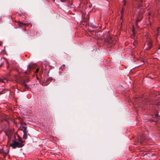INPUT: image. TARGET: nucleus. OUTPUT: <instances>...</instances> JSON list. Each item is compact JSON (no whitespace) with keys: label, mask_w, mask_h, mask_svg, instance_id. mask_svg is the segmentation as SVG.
Here are the masks:
<instances>
[{"label":"nucleus","mask_w":160,"mask_h":160,"mask_svg":"<svg viewBox=\"0 0 160 160\" xmlns=\"http://www.w3.org/2000/svg\"><path fill=\"white\" fill-rule=\"evenodd\" d=\"M12 143L10 145V146L13 149L22 148L24 146L23 141L19 135L16 133L14 134L12 137Z\"/></svg>","instance_id":"obj_1"},{"label":"nucleus","mask_w":160,"mask_h":160,"mask_svg":"<svg viewBox=\"0 0 160 160\" xmlns=\"http://www.w3.org/2000/svg\"><path fill=\"white\" fill-rule=\"evenodd\" d=\"M17 80L22 87L21 90L22 92L26 91V90H29L30 88L26 84L29 82L28 78H24L22 77H18L17 78Z\"/></svg>","instance_id":"obj_2"},{"label":"nucleus","mask_w":160,"mask_h":160,"mask_svg":"<svg viewBox=\"0 0 160 160\" xmlns=\"http://www.w3.org/2000/svg\"><path fill=\"white\" fill-rule=\"evenodd\" d=\"M105 41L109 43L110 45H111V46H112L115 44L116 41L114 40V39L112 38L108 34L107 36L106 39L105 40Z\"/></svg>","instance_id":"obj_3"},{"label":"nucleus","mask_w":160,"mask_h":160,"mask_svg":"<svg viewBox=\"0 0 160 160\" xmlns=\"http://www.w3.org/2000/svg\"><path fill=\"white\" fill-rule=\"evenodd\" d=\"M36 65L35 64H31L28 66V70L30 72L31 70L35 69L36 68Z\"/></svg>","instance_id":"obj_4"},{"label":"nucleus","mask_w":160,"mask_h":160,"mask_svg":"<svg viewBox=\"0 0 160 160\" xmlns=\"http://www.w3.org/2000/svg\"><path fill=\"white\" fill-rule=\"evenodd\" d=\"M152 47V44L151 42H148L147 45H145L144 48H145V50H149Z\"/></svg>","instance_id":"obj_5"},{"label":"nucleus","mask_w":160,"mask_h":160,"mask_svg":"<svg viewBox=\"0 0 160 160\" xmlns=\"http://www.w3.org/2000/svg\"><path fill=\"white\" fill-rule=\"evenodd\" d=\"M21 130L23 131V133H28V131L27 130V128L23 126H20Z\"/></svg>","instance_id":"obj_6"},{"label":"nucleus","mask_w":160,"mask_h":160,"mask_svg":"<svg viewBox=\"0 0 160 160\" xmlns=\"http://www.w3.org/2000/svg\"><path fill=\"white\" fill-rule=\"evenodd\" d=\"M28 133H24L23 138L26 139L27 138V135H29V134H28Z\"/></svg>","instance_id":"obj_7"},{"label":"nucleus","mask_w":160,"mask_h":160,"mask_svg":"<svg viewBox=\"0 0 160 160\" xmlns=\"http://www.w3.org/2000/svg\"><path fill=\"white\" fill-rule=\"evenodd\" d=\"M0 152L3 154L4 155H6L7 154V153L5 152L2 149H1L0 150Z\"/></svg>","instance_id":"obj_8"},{"label":"nucleus","mask_w":160,"mask_h":160,"mask_svg":"<svg viewBox=\"0 0 160 160\" xmlns=\"http://www.w3.org/2000/svg\"><path fill=\"white\" fill-rule=\"evenodd\" d=\"M18 24L20 26H22V25H26L27 24L26 23H23L21 22H18Z\"/></svg>","instance_id":"obj_9"},{"label":"nucleus","mask_w":160,"mask_h":160,"mask_svg":"<svg viewBox=\"0 0 160 160\" xmlns=\"http://www.w3.org/2000/svg\"><path fill=\"white\" fill-rule=\"evenodd\" d=\"M142 17L141 18H140V17H138L137 18V20H136V23H137V22H139L142 19Z\"/></svg>","instance_id":"obj_10"},{"label":"nucleus","mask_w":160,"mask_h":160,"mask_svg":"<svg viewBox=\"0 0 160 160\" xmlns=\"http://www.w3.org/2000/svg\"><path fill=\"white\" fill-rule=\"evenodd\" d=\"M5 89H3L2 91H0V94H2L5 93Z\"/></svg>","instance_id":"obj_11"},{"label":"nucleus","mask_w":160,"mask_h":160,"mask_svg":"<svg viewBox=\"0 0 160 160\" xmlns=\"http://www.w3.org/2000/svg\"><path fill=\"white\" fill-rule=\"evenodd\" d=\"M21 126H23V125L24 124L25 125H26V124L25 123L23 122H20Z\"/></svg>","instance_id":"obj_12"},{"label":"nucleus","mask_w":160,"mask_h":160,"mask_svg":"<svg viewBox=\"0 0 160 160\" xmlns=\"http://www.w3.org/2000/svg\"><path fill=\"white\" fill-rule=\"evenodd\" d=\"M91 27H92L93 28H96L97 27L94 25L92 24L91 25Z\"/></svg>","instance_id":"obj_13"},{"label":"nucleus","mask_w":160,"mask_h":160,"mask_svg":"<svg viewBox=\"0 0 160 160\" xmlns=\"http://www.w3.org/2000/svg\"><path fill=\"white\" fill-rule=\"evenodd\" d=\"M137 42L136 41H135L133 42V45L134 46H135L136 45V44H137Z\"/></svg>","instance_id":"obj_14"},{"label":"nucleus","mask_w":160,"mask_h":160,"mask_svg":"<svg viewBox=\"0 0 160 160\" xmlns=\"http://www.w3.org/2000/svg\"><path fill=\"white\" fill-rule=\"evenodd\" d=\"M124 12V9L123 8H122V10L121 11V13L122 14Z\"/></svg>","instance_id":"obj_15"},{"label":"nucleus","mask_w":160,"mask_h":160,"mask_svg":"<svg viewBox=\"0 0 160 160\" xmlns=\"http://www.w3.org/2000/svg\"><path fill=\"white\" fill-rule=\"evenodd\" d=\"M144 141V140H142V139L140 141V142L141 144H142L143 143V142Z\"/></svg>","instance_id":"obj_16"},{"label":"nucleus","mask_w":160,"mask_h":160,"mask_svg":"<svg viewBox=\"0 0 160 160\" xmlns=\"http://www.w3.org/2000/svg\"><path fill=\"white\" fill-rule=\"evenodd\" d=\"M8 140H10L11 137L10 135H8Z\"/></svg>","instance_id":"obj_17"},{"label":"nucleus","mask_w":160,"mask_h":160,"mask_svg":"<svg viewBox=\"0 0 160 160\" xmlns=\"http://www.w3.org/2000/svg\"><path fill=\"white\" fill-rule=\"evenodd\" d=\"M39 70V69H38V68H37V69L35 71V72H36V73L38 72Z\"/></svg>","instance_id":"obj_18"},{"label":"nucleus","mask_w":160,"mask_h":160,"mask_svg":"<svg viewBox=\"0 0 160 160\" xmlns=\"http://www.w3.org/2000/svg\"><path fill=\"white\" fill-rule=\"evenodd\" d=\"M88 20H89V18H87L86 19L84 20V21L86 22L87 21H88Z\"/></svg>","instance_id":"obj_19"},{"label":"nucleus","mask_w":160,"mask_h":160,"mask_svg":"<svg viewBox=\"0 0 160 160\" xmlns=\"http://www.w3.org/2000/svg\"><path fill=\"white\" fill-rule=\"evenodd\" d=\"M137 1L138 2H139L140 1L141 2H143L142 0H137Z\"/></svg>","instance_id":"obj_20"},{"label":"nucleus","mask_w":160,"mask_h":160,"mask_svg":"<svg viewBox=\"0 0 160 160\" xmlns=\"http://www.w3.org/2000/svg\"><path fill=\"white\" fill-rule=\"evenodd\" d=\"M142 6V5H141V4H139L138 5V7L139 8L140 7H141Z\"/></svg>","instance_id":"obj_21"},{"label":"nucleus","mask_w":160,"mask_h":160,"mask_svg":"<svg viewBox=\"0 0 160 160\" xmlns=\"http://www.w3.org/2000/svg\"><path fill=\"white\" fill-rule=\"evenodd\" d=\"M6 122H8V120L7 119H5L4 120Z\"/></svg>","instance_id":"obj_22"},{"label":"nucleus","mask_w":160,"mask_h":160,"mask_svg":"<svg viewBox=\"0 0 160 160\" xmlns=\"http://www.w3.org/2000/svg\"><path fill=\"white\" fill-rule=\"evenodd\" d=\"M123 17V15H122L121 16V18H122Z\"/></svg>","instance_id":"obj_23"},{"label":"nucleus","mask_w":160,"mask_h":160,"mask_svg":"<svg viewBox=\"0 0 160 160\" xmlns=\"http://www.w3.org/2000/svg\"><path fill=\"white\" fill-rule=\"evenodd\" d=\"M50 79H50L51 81H52V78H50Z\"/></svg>","instance_id":"obj_24"},{"label":"nucleus","mask_w":160,"mask_h":160,"mask_svg":"<svg viewBox=\"0 0 160 160\" xmlns=\"http://www.w3.org/2000/svg\"><path fill=\"white\" fill-rule=\"evenodd\" d=\"M160 49V47L158 48V49Z\"/></svg>","instance_id":"obj_25"},{"label":"nucleus","mask_w":160,"mask_h":160,"mask_svg":"<svg viewBox=\"0 0 160 160\" xmlns=\"http://www.w3.org/2000/svg\"><path fill=\"white\" fill-rule=\"evenodd\" d=\"M140 15H141V14L140 13V14H139V16H140Z\"/></svg>","instance_id":"obj_26"},{"label":"nucleus","mask_w":160,"mask_h":160,"mask_svg":"<svg viewBox=\"0 0 160 160\" xmlns=\"http://www.w3.org/2000/svg\"><path fill=\"white\" fill-rule=\"evenodd\" d=\"M1 43L0 42V45H1Z\"/></svg>","instance_id":"obj_27"}]
</instances>
